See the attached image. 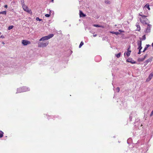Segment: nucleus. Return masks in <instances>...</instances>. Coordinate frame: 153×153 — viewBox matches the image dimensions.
<instances>
[{
  "instance_id": "16",
  "label": "nucleus",
  "mask_w": 153,
  "mask_h": 153,
  "mask_svg": "<svg viewBox=\"0 0 153 153\" xmlns=\"http://www.w3.org/2000/svg\"><path fill=\"white\" fill-rule=\"evenodd\" d=\"M4 132L1 131L0 130V138L3 136Z\"/></svg>"
},
{
  "instance_id": "32",
  "label": "nucleus",
  "mask_w": 153,
  "mask_h": 153,
  "mask_svg": "<svg viewBox=\"0 0 153 153\" xmlns=\"http://www.w3.org/2000/svg\"><path fill=\"white\" fill-rule=\"evenodd\" d=\"M120 33H119L118 32H115V34L117 35L119 34H120Z\"/></svg>"
},
{
  "instance_id": "2",
  "label": "nucleus",
  "mask_w": 153,
  "mask_h": 153,
  "mask_svg": "<svg viewBox=\"0 0 153 153\" xmlns=\"http://www.w3.org/2000/svg\"><path fill=\"white\" fill-rule=\"evenodd\" d=\"M54 36L53 34H51L47 36H45L41 38L39 40V41H45L48 40V39L52 38Z\"/></svg>"
},
{
  "instance_id": "31",
  "label": "nucleus",
  "mask_w": 153,
  "mask_h": 153,
  "mask_svg": "<svg viewBox=\"0 0 153 153\" xmlns=\"http://www.w3.org/2000/svg\"><path fill=\"white\" fill-rule=\"evenodd\" d=\"M26 11L28 13H30L31 11V10H29L28 9L26 10Z\"/></svg>"
},
{
  "instance_id": "37",
  "label": "nucleus",
  "mask_w": 153,
  "mask_h": 153,
  "mask_svg": "<svg viewBox=\"0 0 153 153\" xmlns=\"http://www.w3.org/2000/svg\"><path fill=\"white\" fill-rule=\"evenodd\" d=\"M110 33H111L114 34H115V32L111 31L110 32Z\"/></svg>"
},
{
  "instance_id": "39",
  "label": "nucleus",
  "mask_w": 153,
  "mask_h": 153,
  "mask_svg": "<svg viewBox=\"0 0 153 153\" xmlns=\"http://www.w3.org/2000/svg\"><path fill=\"white\" fill-rule=\"evenodd\" d=\"M130 46L128 48V49H127V50H128V51H131V50H130Z\"/></svg>"
},
{
  "instance_id": "14",
  "label": "nucleus",
  "mask_w": 153,
  "mask_h": 153,
  "mask_svg": "<svg viewBox=\"0 0 153 153\" xmlns=\"http://www.w3.org/2000/svg\"><path fill=\"white\" fill-rule=\"evenodd\" d=\"M22 7L23 8V9L25 11H26V10L27 9H28L27 7V6H26V5H22Z\"/></svg>"
},
{
  "instance_id": "27",
  "label": "nucleus",
  "mask_w": 153,
  "mask_h": 153,
  "mask_svg": "<svg viewBox=\"0 0 153 153\" xmlns=\"http://www.w3.org/2000/svg\"><path fill=\"white\" fill-rule=\"evenodd\" d=\"M50 15H51V13H49V14H46L45 15V16L46 17H49L50 16Z\"/></svg>"
},
{
  "instance_id": "4",
  "label": "nucleus",
  "mask_w": 153,
  "mask_h": 153,
  "mask_svg": "<svg viewBox=\"0 0 153 153\" xmlns=\"http://www.w3.org/2000/svg\"><path fill=\"white\" fill-rule=\"evenodd\" d=\"M140 40H138L137 41V45L138 48L137 49H142V47L141 46L142 45V41L141 40V38H140Z\"/></svg>"
},
{
  "instance_id": "35",
  "label": "nucleus",
  "mask_w": 153,
  "mask_h": 153,
  "mask_svg": "<svg viewBox=\"0 0 153 153\" xmlns=\"http://www.w3.org/2000/svg\"><path fill=\"white\" fill-rule=\"evenodd\" d=\"M139 50V52H138V54H140V53H141V49H138Z\"/></svg>"
},
{
  "instance_id": "15",
  "label": "nucleus",
  "mask_w": 153,
  "mask_h": 153,
  "mask_svg": "<svg viewBox=\"0 0 153 153\" xmlns=\"http://www.w3.org/2000/svg\"><path fill=\"white\" fill-rule=\"evenodd\" d=\"M93 26L96 27H103L102 25H94Z\"/></svg>"
},
{
  "instance_id": "3",
  "label": "nucleus",
  "mask_w": 153,
  "mask_h": 153,
  "mask_svg": "<svg viewBox=\"0 0 153 153\" xmlns=\"http://www.w3.org/2000/svg\"><path fill=\"white\" fill-rule=\"evenodd\" d=\"M22 43L24 46H26L31 43L28 40H23L22 41Z\"/></svg>"
},
{
  "instance_id": "22",
  "label": "nucleus",
  "mask_w": 153,
  "mask_h": 153,
  "mask_svg": "<svg viewBox=\"0 0 153 153\" xmlns=\"http://www.w3.org/2000/svg\"><path fill=\"white\" fill-rule=\"evenodd\" d=\"M13 25L10 26H9V27L8 28V29L9 30H10L11 29H12L13 28Z\"/></svg>"
},
{
  "instance_id": "8",
  "label": "nucleus",
  "mask_w": 153,
  "mask_h": 153,
  "mask_svg": "<svg viewBox=\"0 0 153 153\" xmlns=\"http://www.w3.org/2000/svg\"><path fill=\"white\" fill-rule=\"evenodd\" d=\"M152 61V59L151 58H150L149 59H148L147 60H146L144 62V66H146L147 64L149 62Z\"/></svg>"
},
{
  "instance_id": "46",
  "label": "nucleus",
  "mask_w": 153,
  "mask_h": 153,
  "mask_svg": "<svg viewBox=\"0 0 153 153\" xmlns=\"http://www.w3.org/2000/svg\"><path fill=\"white\" fill-rule=\"evenodd\" d=\"M152 47H153V43H152Z\"/></svg>"
},
{
  "instance_id": "18",
  "label": "nucleus",
  "mask_w": 153,
  "mask_h": 153,
  "mask_svg": "<svg viewBox=\"0 0 153 153\" xmlns=\"http://www.w3.org/2000/svg\"><path fill=\"white\" fill-rule=\"evenodd\" d=\"M144 60L143 58H139L138 59V61L139 62H142Z\"/></svg>"
},
{
  "instance_id": "20",
  "label": "nucleus",
  "mask_w": 153,
  "mask_h": 153,
  "mask_svg": "<svg viewBox=\"0 0 153 153\" xmlns=\"http://www.w3.org/2000/svg\"><path fill=\"white\" fill-rule=\"evenodd\" d=\"M131 52V51H128V52L126 53V54L128 56L130 55Z\"/></svg>"
},
{
  "instance_id": "19",
  "label": "nucleus",
  "mask_w": 153,
  "mask_h": 153,
  "mask_svg": "<svg viewBox=\"0 0 153 153\" xmlns=\"http://www.w3.org/2000/svg\"><path fill=\"white\" fill-rule=\"evenodd\" d=\"M139 15L141 16L143 18V19H147L146 18V16H144V15H141L140 14H139Z\"/></svg>"
},
{
  "instance_id": "29",
  "label": "nucleus",
  "mask_w": 153,
  "mask_h": 153,
  "mask_svg": "<svg viewBox=\"0 0 153 153\" xmlns=\"http://www.w3.org/2000/svg\"><path fill=\"white\" fill-rule=\"evenodd\" d=\"M146 39L145 35H144L142 36V40H145Z\"/></svg>"
},
{
  "instance_id": "43",
  "label": "nucleus",
  "mask_w": 153,
  "mask_h": 153,
  "mask_svg": "<svg viewBox=\"0 0 153 153\" xmlns=\"http://www.w3.org/2000/svg\"><path fill=\"white\" fill-rule=\"evenodd\" d=\"M97 36V34H95V35H93V36L94 37H96V36Z\"/></svg>"
},
{
  "instance_id": "25",
  "label": "nucleus",
  "mask_w": 153,
  "mask_h": 153,
  "mask_svg": "<svg viewBox=\"0 0 153 153\" xmlns=\"http://www.w3.org/2000/svg\"><path fill=\"white\" fill-rule=\"evenodd\" d=\"M21 2L22 6L24 5H25L24 0H21Z\"/></svg>"
},
{
  "instance_id": "7",
  "label": "nucleus",
  "mask_w": 153,
  "mask_h": 153,
  "mask_svg": "<svg viewBox=\"0 0 153 153\" xmlns=\"http://www.w3.org/2000/svg\"><path fill=\"white\" fill-rule=\"evenodd\" d=\"M127 62H130L132 64H135L136 63V62L133 60H132V59H128L127 60Z\"/></svg>"
},
{
  "instance_id": "9",
  "label": "nucleus",
  "mask_w": 153,
  "mask_h": 153,
  "mask_svg": "<svg viewBox=\"0 0 153 153\" xmlns=\"http://www.w3.org/2000/svg\"><path fill=\"white\" fill-rule=\"evenodd\" d=\"M79 16L80 17H84L86 16V15L83 13L81 10H79Z\"/></svg>"
},
{
  "instance_id": "45",
  "label": "nucleus",
  "mask_w": 153,
  "mask_h": 153,
  "mask_svg": "<svg viewBox=\"0 0 153 153\" xmlns=\"http://www.w3.org/2000/svg\"><path fill=\"white\" fill-rule=\"evenodd\" d=\"M2 43L3 44H4V42H2Z\"/></svg>"
},
{
  "instance_id": "12",
  "label": "nucleus",
  "mask_w": 153,
  "mask_h": 153,
  "mask_svg": "<svg viewBox=\"0 0 153 153\" xmlns=\"http://www.w3.org/2000/svg\"><path fill=\"white\" fill-rule=\"evenodd\" d=\"M150 46V45H146V46L145 47V48H144V50L143 51H142V52H145V51H146L147 48H148Z\"/></svg>"
},
{
  "instance_id": "50",
  "label": "nucleus",
  "mask_w": 153,
  "mask_h": 153,
  "mask_svg": "<svg viewBox=\"0 0 153 153\" xmlns=\"http://www.w3.org/2000/svg\"><path fill=\"white\" fill-rule=\"evenodd\" d=\"M152 111H153V110H152Z\"/></svg>"
},
{
  "instance_id": "10",
  "label": "nucleus",
  "mask_w": 153,
  "mask_h": 153,
  "mask_svg": "<svg viewBox=\"0 0 153 153\" xmlns=\"http://www.w3.org/2000/svg\"><path fill=\"white\" fill-rule=\"evenodd\" d=\"M140 21L141 22V23H143V24H145L146 25H147V24H148V23L147 22H146V20H148V19H145L144 20H143V21H142V19H141V18H140Z\"/></svg>"
},
{
  "instance_id": "48",
  "label": "nucleus",
  "mask_w": 153,
  "mask_h": 153,
  "mask_svg": "<svg viewBox=\"0 0 153 153\" xmlns=\"http://www.w3.org/2000/svg\"><path fill=\"white\" fill-rule=\"evenodd\" d=\"M53 0H52V2H53Z\"/></svg>"
},
{
  "instance_id": "33",
  "label": "nucleus",
  "mask_w": 153,
  "mask_h": 153,
  "mask_svg": "<svg viewBox=\"0 0 153 153\" xmlns=\"http://www.w3.org/2000/svg\"><path fill=\"white\" fill-rule=\"evenodd\" d=\"M24 89H25V90H24V91H27V88L26 87H24L23 88Z\"/></svg>"
},
{
  "instance_id": "40",
  "label": "nucleus",
  "mask_w": 153,
  "mask_h": 153,
  "mask_svg": "<svg viewBox=\"0 0 153 153\" xmlns=\"http://www.w3.org/2000/svg\"><path fill=\"white\" fill-rule=\"evenodd\" d=\"M0 38L3 39L4 38V37L3 36H0Z\"/></svg>"
},
{
  "instance_id": "6",
  "label": "nucleus",
  "mask_w": 153,
  "mask_h": 153,
  "mask_svg": "<svg viewBox=\"0 0 153 153\" xmlns=\"http://www.w3.org/2000/svg\"><path fill=\"white\" fill-rule=\"evenodd\" d=\"M153 76V72L151 73L149 75L148 78L147 79L146 81H149Z\"/></svg>"
},
{
  "instance_id": "44",
  "label": "nucleus",
  "mask_w": 153,
  "mask_h": 153,
  "mask_svg": "<svg viewBox=\"0 0 153 153\" xmlns=\"http://www.w3.org/2000/svg\"><path fill=\"white\" fill-rule=\"evenodd\" d=\"M49 13H51V10H50L49 11Z\"/></svg>"
},
{
  "instance_id": "36",
  "label": "nucleus",
  "mask_w": 153,
  "mask_h": 153,
  "mask_svg": "<svg viewBox=\"0 0 153 153\" xmlns=\"http://www.w3.org/2000/svg\"><path fill=\"white\" fill-rule=\"evenodd\" d=\"M153 115V111H152L151 112V113L150 114V117L152 116Z\"/></svg>"
},
{
  "instance_id": "17",
  "label": "nucleus",
  "mask_w": 153,
  "mask_h": 153,
  "mask_svg": "<svg viewBox=\"0 0 153 153\" xmlns=\"http://www.w3.org/2000/svg\"><path fill=\"white\" fill-rule=\"evenodd\" d=\"M121 54V53L120 52L118 54H115V56L117 58H119Z\"/></svg>"
},
{
  "instance_id": "24",
  "label": "nucleus",
  "mask_w": 153,
  "mask_h": 153,
  "mask_svg": "<svg viewBox=\"0 0 153 153\" xmlns=\"http://www.w3.org/2000/svg\"><path fill=\"white\" fill-rule=\"evenodd\" d=\"M84 44V43L82 42H81L79 46V48H80Z\"/></svg>"
},
{
  "instance_id": "5",
  "label": "nucleus",
  "mask_w": 153,
  "mask_h": 153,
  "mask_svg": "<svg viewBox=\"0 0 153 153\" xmlns=\"http://www.w3.org/2000/svg\"><path fill=\"white\" fill-rule=\"evenodd\" d=\"M148 26L145 30V32L146 33H149L150 31V29L152 27V25H151L148 24Z\"/></svg>"
},
{
  "instance_id": "30",
  "label": "nucleus",
  "mask_w": 153,
  "mask_h": 153,
  "mask_svg": "<svg viewBox=\"0 0 153 153\" xmlns=\"http://www.w3.org/2000/svg\"><path fill=\"white\" fill-rule=\"evenodd\" d=\"M117 91V92H119L120 91V88L119 87H117L116 88Z\"/></svg>"
},
{
  "instance_id": "13",
  "label": "nucleus",
  "mask_w": 153,
  "mask_h": 153,
  "mask_svg": "<svg viewBox=\"0 0 153 153\" xmlns=\"http://www.w3.org/2000/svg\"><path fill=\"white\" fill-rule=\"evenodd\" d=\"M149 3L147 4L144 7L147 8L149 10H150V8L149 7Z\"/></svg>"
},
{
  "instance_id": "38",
  "label": "nucleus",
  "mask_w": 153,
  "mask_h": 153,
  "mask_svg": "<svg viewBox=\"0 0 153 153\" xmlns=\"http://www.w3.org/2000/svg\"><path fill=\"white\" fill-rule=\"evenodd\" d=\"M132 119V117H131V116H130V117H129L130 121H131Z\"/></svg>"
},
{
  "instance_id": "49",
  "label": "nucleus",
  "mask_w": 153,
  "mask_h": 153,
  "mask_svg": "<svg viewBox=\"0 0 153 153\" xmlns=\"http://www.w3.org/2000/svg\"><path fill=\"white\" fill-rule=\"evenodd\" d=\"M0 14H1V12H0Z\"/></svg>"
},
{
  "instance_id": "34",
  "label": "nucleus",
  "mask_w": 153,
  "mask_h": 153,
  "mask_svg": "<svg viewBox=\"0 0 153 153\" xmlns=\"http://www.w3.org/2000/svg\"><path fill=\"white\" fill-rule=\"evenodd\" d=\"M148 56V54H146L144 56V57H143V58L144 59H145L146 57H147Z\"/></svg>"
},
{
  "instance_id": "26",
  "label": "nucleus",
  "mask_w": 153,
  "mask_h": 153,
  "mask_svg": "<svg viewBox=\"0 0 153 153\" xmlns=\"http://www.w3.org/2000/svg\"><path fill=\"white\" fill-rule=\"evenodd\" d=\"M36 20L37 21H41L42 19H40L39 17H36Z\"/></svg>"
},
{
  "instance_id": "42",
  "label": "nucleus",
  "mask_w": 153,
  "mask_h": 153,
  "mask_svg": "<svg viewBox=\"0 0 153 153\" xmlns=\"http://www.w3.org/2000/svg\"><path fill=\"white\" fill-rule=\"evenodd\" d=\"M119 32H120V33H121V32H124V31H122V30H119Z\"/></svg>"
},
{
  "instance_id": "47",
  "label": "nucleus",
  "mask_w": 153,
  "mask_h": 153,
  "mask_svg": "<svg viewBox=\"0 0 153 153\" xmlns=\"http://www.w3.org/2000/svg\"><path fill=\"white\" fill-rule=\"evenodd\" d=\"M126 52H125L124 53V55H125V54H126Z\"/></svg>"
},
{
  "instance_id": "41",
  "label": "nucleus",
  "mask_w": 153,
  "mask_h": 153,
  "mask_svg": "<svg viewBox=\"0 0 153 153\" xmlns=\"http://www.w3.org/2000/svg\"><path fill=\"white\" fill-rule=\"evenodd\" d=\"M4 7L5 8H7V5H5L4 6Z\"/></svg>"
},
{
  "instance_id": "28",
  "label": "nucleus",
  "mask_w": 153,
  "mask_h": 153,
  "mask_svg": "<svg viewBox=\"0 0 153 153\" xmlns=\"http://www.w3.org/2000/svg\"><path fill=\"white\" fill-rule=\"evenodd\" d=\"M16 3V2L14 1H13L11 3V4L12 5H14Z\"/></svg>"
},
{
  "instance_id": "23",
  "label": "nucleus",
  "mask_w": 153,
  "mask_h": 153,
  "mask_svg": "<svg viewBox=\"0 0 153 153\" xmlns=\"http://www.w3.org/2000/svg\"><path fill=\"white\" fill-rule=\"evenodd\" d=\"M105 3L108 4H110V2L109 0H105Z\"/></svg>"
},
{
  "instance_id": "11",
  "label": "nucleus",
  "mask_w": 153,
  "mask_h": 153,
  "mask_svg": "<svg viewBox=\"0 0 153 153\" xmlns=\"http://www.w3.org/2000/svg\"><path fill=\"white\" fill-rule=\"evenodd\" d=\"M136 26L137 27V29L136 30L138 31H140V26L139 25L138 23H137L136 24Z\"/></svg>"
},
{
  "instance_id": "21",
  "label": "nucleus",
  "mask_w": 153,
  "mask_h": 153,
  "mask_svg": "<svg viewBox=\"0 0 153 153\" xmlns=\"http://www.w3.org/2000/svg\"><path fill=\"white\" fill-rule=\"evenodd\" d=\"M7 13L6 11H4L2 12H1V14H4V15H6Z\"/></svg>"
},
{
  "instance_id": "1",
  "label": "nucleus",
  "mask_w": 153,
  "mask_h": 153,
  "mask_svg": "<svg viewBox=\"0 0 153 153\" xmlns=\"http://www.w3.org/2000/svg\"><path fill=\"white\" fill-rule=\"evenodd\" d=\"M49 43L48 41H43L39 42L38 43V47L40 48H44L47 46Z\"/></svg>"
}]
</instances>
